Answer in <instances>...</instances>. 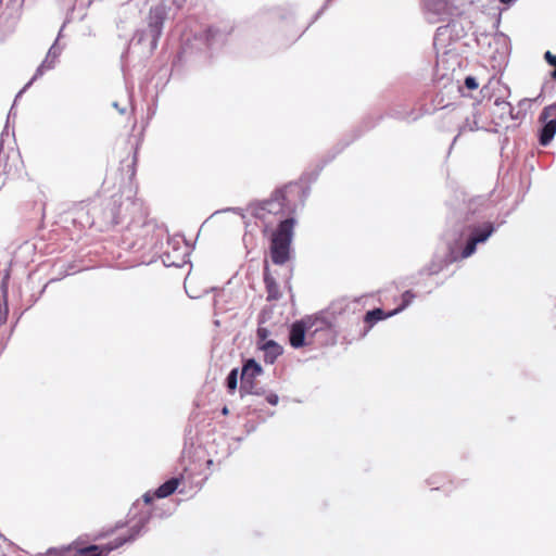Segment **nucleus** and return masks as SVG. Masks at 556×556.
I'll use <instances>...</instances> for the list:
<instances>
[{
  "label": "nucleus",
  "instance_id": "7ed1b4c3",
  "mask_svg": "<svg viewBox=\"0 0 556 556\" xmlns=\"http://www.w3.org/2000/svg\"><path fill=\"white\" fill-rule=\"evenodd\" d=\"M296 220L293 217L281 220L270 236V258L276 265H283L290 260L291 243Z\"/></svg>",
  "mask_w": 556,
  "mask_h": 556
},
{
  "label": "nucleus",
  "instance_id": "c85d7f7f",
  "mask_svg": "<svg viewBox=\"0 0 556 556\" xmlns=\"http://www.w3.org/2000/svg\"><path fill=\"white\" fill-rule=\"evenodd\" d=\"M27 88H23L16 96V98H14V101H17V98L26 90Z\"/></svg>",
  "mask_w": 556,
  "mask_h": 556
},
{
  "label": "nucleus",
  "instance_id": "6e6552de",
  "mask_svg": "<svg viewBox=\"0 0 556 556\" xmlns=\"http://www.w3.org/2000/svg\"><path fill=\"white\" fill-rule=\"evenodd\" d=\"M261 374L262 367L254 359H249L244 363L241 372V396L244 394L261 395L264 393L262 388L258 387V383L255 381V378Z\"/></svg>",
  "mask_w": 556,
  "mask_h": 556
},
{
  "label": "nucleus",
  "instance_id": "f257e3e1",
  "mask_svg": "<svg viewBox=\"0 0 556 556\" xmlns=\"http://www.w3.org/2000/svg\"><path fill=\"white\" fill-rule=\"evenodd\" d=\"M420 8L425 20L430 24L445 23L437 28L433 47L437 53L435 63V77L442 89L435 94L433 99L434 110L441 111L437 116L438 128L440 130H448L452 123L451 111L447 110L451 105V89L448 84L450 71V45L452 42V0H420Z\"/></svg>",
  "mask_w": 556,
  "mask_h": 556
},
{
  "label": "nucleus",
  "instance_id": "1a4fd4ad",
  "mask_svg": "<svg viewBox=\"0 0 556 556\" xmlns=\"http://www.w3.org/2000/svg\"><path fill=\"white\" fill-rule=\"evenodd\" d=\"M61 52L62 47L58 45L56 39L54 43L50 47L45 60L37 67L31 79L25 85V88H29L35 80H37L45 74L46 71L52 70L55 66L56 60L60 56Z\"/></svg>",
  "mask_w": 556,
  "mask_h": 556
},
{
  "label": "nucleus",
  "instance_id": "393cba45",
  "mask_svg": "<svg viewBox=\"0 0 556 556\" xmlns=\"http://www.w3.org/2000/svg\"><path fill=\"white\" fill-rule=\"evenodd\" d=\"M113 106L121 113L124 114L126 112L125 108H121L117 102H113Z\"/></svg>",
  "mask_w": 556,
  "mask_h": 556
},
{
  "label": "nucleus",
  "instance_id": "dca6fc26",
  "mask_svg": "<svg viewBox=\"0 0 556 556\" xmlns=\"http://www.w3.org/2000/svg\"><path fill=\"white\" fill-rule=\"evenodd\" d=\"M478 87H479V84H478L477 79L475 77H472V76H468L465 79L464 86H459L458 87V91L463 96H467L465 93V89H467L468 91H473V90H477Z\"/></svg>",
  "mask_w": 556,
  "mask_h": 556
},
{
  "label": "nucleus",
  "instance_id": "f3484780",
  "mask_svg": "<svg viewBox=\"0 0 556 556\" xmlns=\"http://www.w3.org/2000/svg\"><path fill=\"white\" fill-rule=\"evenodd\" d=\"M414 296L415 295L410 291H405L402 294V304L394 311L390 312L389 315H395L399 312L403 311L413 301Z\"/></svg>",
  "mask_w": 556,
  "mask_h": 556
},
{
  "label": "nucleus",
  "instance_id": "7c9ffc66",
  "mask_svg": "<svg viewBox=\"0 0 556 556\" xmlns=\"http://www.w3.org/2000/svg\"><path fill=\"white\" fill-rule=\"evenodd\" d=\"M452 152V143L448 147L447 153L450 154Z\"/></svg>",
  "mask_w": 556,
  "mask_h": 556
},
{
  "label": "nucleus",
  "instance_id": "423d86ee",
  "mask_svg": "<svg viewBox=\"0 0 556 556\" xmlns=\"http://www.w3.org/2000/svg\"><path fill=\"white\" fill-rule=\"evenodd\" d=\"M137 240L134 245L139 249L155 250L162 247L167 238V229L154 220L144 222L141 226H135L134 229Z\"/></svg>",
  "mask_w": 556,
  "mask_h": 556
},
{
  "label": "nucleus",
  "instance_id": "f8f14e48",
  "mask_svg": "<svg viewBox=\"0 0 556 556\" xmlns=\"http://www.w3.org/2000/svg\"><path fill=\"white\" fill-rule=\"evenodd\" d=\"M264 282H265L266 292H267V301L279 300L281 296L279 286L276 282L275 278L269 275L267 269L264 273Z\"/></svg>",
  "mask_w": 556,
  "mask_h": 556
},
{
  "label": "nucleus",
  "instance_id": "f03ea898",
  "mask_svg": "<svg viewBox=\"0 0 556 556\" xmlns=\"http://www.w3.org/2000/svg\"><path fill=\"white\" fill-rule=\"evenodd\" d=\"M307 195L308 188L299 182H290L276 189L267 199L251 201L247 208H265L268 205H278L280 208H298L305 204Z\"/></svg>",
  "mask_w": 556,
  "mask_h": 556
},
{
  "label": "nucleus",
  "instance_id": "412c9836",
  "mask_svg": "<svg viewBox=\"0 0 556 556\" xmlns=\"http://www.w3.org/2000/svg\"><path fill=\"white\" fill-rule=\"evenodd\" d=\"M256 334H257V344H258V346L262 345V343H264V341H269L268 340V337H269L268 329H266L264 327H258L257 331H256Z\"/></svg>",
  "mask_w": 556,
  "mask_h": 556
},
{
  "label": "nucleus",
  "instance_id": "4be33fe9",
  "mask_svg": "<svg viewBox=\"0 0 556 556\" xmlns=\"http://www.w3.org/2000/svg\"><path fill=\"white\" fill-rule=\"evenodd\" d=\"M495 105L500 106L502 109L503 113H508L509 115H511L513 109H511V105L508 102L500 101L497 99V100H495Z\"/></svg>",
  "mask_w": 556,
  "mask_h": 556
},
{
  "label": "nucleus",
  "instance_id": "20e7f679",
  "mask_svg": "<svg viewBox=\"0 0 556 556\" xmlns=\"http://www.w3.org/2000/svg\"><path fill=\"white\" fill-rule=\"evenodd\" d=\"M169 8L165 3H159L151 7L147 16V29L136 30L132 41L142 43L150 38V51L153 52L159 45V39L162 36L164 23L168 17Z\"/></svg>",
  "mask_w": 556,
  "mask_h": 556
},
{
  "label": "nucleus",
  "instance_id": "c756f323",
  "mask_svg": "<svg viewBox=\"0 0 556 556\" xmlns=\"http://www.w3.org/2000/svg\"><path fill=\"white\" fill-rule=\"evenodd\" d=\"M498 1L502 2V3L507 4V3L511 2L513 0H498Z\"/></svg>",
  "mask_w": 556,
  "mask_h": 556
},
{
  "label": "nucleus",
  "instance_id": "bb28decb",
  "mask_svg": "<svg viewBox=\"0 0 556 556\" xmlns=\"http://www.w3.org/2000/svg\"><path fill=\"white\" fill-rule=\"evenodd\" d=\"M393 116H395L396 118H409V116H405V115H402L400 112L395 111L393 113Z\"/></svg>",
  "mask_w": 556,
  "mask_h": 556
},
{
  "label": "nucleus",
  "instance_id": "5701e85b",
  "mask_svg": "<svg viewBox=\"0 0 556 556\" xmlns=\"http://www.w3.org/2000/svg\"><path fill=\"white\" fill-rule=\"evenodd\" d=\"M266 400H267V402H268L269 404H271V405H276V404L278 403V396H277L276 394H273V393H271V394H268V395L266 396Z\"/></svg>",
  "mask_w": 556,
  "mask_h": 556
},
{
  "label": "nucleus",
  "instance_id": "9d476101",
  "mask_svg": "<svg viewBox=\"0 0 556 556\" xmlns=\"http://www.w3.org/2000/svg\"><path fill=\"white\" fill-rule=\"evenodd\" d=\"M195 40H200L205 47L212 48L217 41L224 40V35L214 27H208L200 34L194 35Z\"/></svg>",
  "mask_w": 556,
  "mask_h": 556
},
{
  "label": "nucleus",
  "instance_id": "ddd939ff",
  "mask_svg": "<svg viewBox=\"0 0 556 556\" xmlns=\"http://www.w3.org/2000/svg\"><path fill=\"white\" fill-rule=\"evenodd\" d=\"M545 124L540 131V144L547 146L556 134V121L555 119H546Z\"/></svg>",
  "mask_w": 556,
  "mask_h": 556
},
{
  "label": "nucleus",
  "instance_id": "0eeeda50",
  "mask_svg": "<svg viewBox=\"0 0 556 556\" xmlns=\"http://www.w3.org/2000/svg\"><path fill=\"white\" fill-rule=\"evenodd\" d=\"M328 327V324L324 319H302L295 321L290 329V344L291 346L299 349L305 345V334L315 333L319 330H324Z\"/></svg>",
  "mask_w": 556,
  "mask_h": 556
},
{
  "label": "nucleus",
  "instance_id": "6ab92c4d",
  "mask_svg": "<svg viewBox=\"0 0 556 556\" xmlns=\"http://www.w3.org/2000/svg\"><path fill=\"white\" fill-rule=\"evenodd\" d=\"M540 118L542 121H546V119H555L556 121V102L554 104L546 106L543 110V112L541 113Z\"/></svg>",
  "mask_w": 556,
  "mask_h": 556
},
{
  "label": "nucleus",
  "instance_id": "4468645a",
  "mask_svg": "<svg viewBox=\"0 0 556 556\" xmlns=\"http://www.w3.org/2000/svg\"><path fill=\"white\" fill-rule=\"evenodd\" d=\"M179 484H180V479L172 478V479L167 480L166 482H164L163 484H161L154 492L153 496L159 497V498L167 497V496L172 495L177 490Z\"/></svg>",
  "mask_w": 556,
  "mask_h": 556
},
{
  "label": "nucleus",
  "instance_id": "9b49d317",
  "mask_svg": "<svg viewBox=\"0 0 556 556\" xmlns=\"http://www.w3.org/2000/svg\"><path fill=\"white\" fill-rule=\"evenodd\" d=\"M262 351H264V358L266 363L273 364L276 358L281 355L282 348L273 341H264L262 345L258 346Z\"/></svg>",
  "mask_w": 556,
  "mask_h": 556
},
{
  "label": "nucleus",
  "instance_id": "2eb2a0df",
  "mask_svg": "<svg viewBox=\"0 0 556 556\" xmlns=\"http://www.w3.org/2000/svg\"><path fill=\"white\" fill-rule=\"evenodd\" d=\"M389 313H384L381 308H375L372 311H368L364 317V321L368 325V327H372L379 320H382L387 317H390Z\"/></svg>",
  "mask_w": 556,
  "mask_h": 556
},
{
  "label": "nucleus",
  "instance_id": "b1692460",
  "mask_svg": "<svg viewBox=\"0 0 556 556\" xmlns=\"http://www.w3.org/2000/svg\"><path fill=\"white\" fill-rule=\"evenodd\" d=\"M330 1H331V0H327V1H326L325 5H324V7H323V8H321L317 13H316L315 18H318V17L323 14L324 10L326 9V7L328 5V3H329Z\"/></svg>",
  "mask_w": 556,
  "mask_h": 556
},
{
  "label": "nucleus",
  "instance_id": "aec40b11",
  "mask_svg": "<svg viewBox=\"0 0 556 556\" xmlns=\"http://www.w3.org/2000/svg\"><path fill=\"white\" fill-rule=\"evenodd\" d=\"M544 59L549 65L554 66V71L552 72L551 76L553 79H556V55H554L551 51H546Z\"/></svg>",
  "mask_w": 556,
  "mask_h": 556
},
{
  "label": "nucleus",
  "instance_id": "39448f33",
  "mask_svg": "<svg viewBox=\"0 0 556 556\" xmlns=\"http://www.w3.org/2000/svg\"><path fill=\"white\" fill-rule=\"evenodd\" d=\"M142 525H136L130 528L127 535L118 536L103 545H89L78 548L68 546L59 552L50 553L51 556H108L112 551L117 549L127 542L134 541L140 533Z\"/></svg>",
  "mask_w": 556,
  "mask_h": 556
},
{
  "label": "nucleus",
  "instance_id": "a211bd4d",
  "mask_svg": "<svg viewBox=\"0 0 556 556\" xmlns=\"http://www.w3.org/2000/svg\"><path fill=\"white\" fill-rule=\"evenodd\" d=\"M226 381H227V388H228L229 392L232 393L237 389V386H238V369L237 368L232 369L229 372Z\"/></svg>",
  "mask_w": 556,
  "mask_h": 556
},
{
  "label": "nucleus",
  "instance_id": "cd10ccee",
  "mask_svg": "<svg viewBox=\"0 0 556 556\" xmlns=\"http://www.w3.org/2000/svg\"><path fill=\"white\" fill-rule=\"evenodd\" d=\"M222 414H223V415H225V416L229 414V409H228V407H227V406H224V407H223V409H222Z\"/></svg>",
  "mask_w": 556,
  "mask_h": 556
},
{
  "label": "nucleus",
  "instance_id": "a878e982",
  "mask_svg": "<svg viewBox=\"0 0 556 556\" xmlns=\"http://www.w3.org/2000/svg\"><path fill=\"white\" fill-rule=\"evenodd\" d=\"M143 500H144L146 503H151L152 500H153V496L150 495L149 493H147V494L143 495Z\"/></svg>",
  "mask_w": 556,
  "mask_h": 556
},
{
  "label": "nucleus",
  "instance_id": "2f4dec72",
  "mask_svg": "<svg viewBox=\"0 0 556 556\" xmlns=\"http://www.w3.org/2000/svg\"><path fill=\"white\" fill-rule=\"evenodd\" d=\"M135 164H136V156L132 160V165H135Z\"/></svg>",
  "mask_w": 556,
  "mask_h": 556
}]
</instances>
